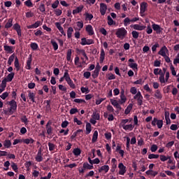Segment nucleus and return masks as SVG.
Returning a JSON list of instances; mask_svg holds the SVG:
<instances>
[{"label":"nucleus","instance_id":"nucleus-1","mask_svg":"<svg viewBox=\"0 0 179 179\" xmlns=\"http://www.w3.org/2000/svg\"><path fill=\"white\" fill-rule=\"evenodd\" d=\"M117 38L124 39L127 35V30L124 27L117 28L115 31Z\"/></svg>","mask_w":179,"mask_h":179},{"label":"nucleus","instance_id":"nucleus-2","mask_svg":"<svg viewBox=\"0 0 179 179\" xmlns=\"http://www.w3.org/2000/svg\"><path fill=\"white\" fill-rule=\"evenodd\" d=\"M8 104L10 106L9 113L12 115L17 111V102L13 99L11 101L8 102Z\"/></svg>","mask_w":179,"mask_h":179},{"label":"nucleus","instance_id":"nucleus-3","mask_svg":"<svg viewBox=\"0 0 179 179\" xmlns=\"http://www.w3.org/2000/svg\"><path fill=\"white\" fill-rule=\"evenodd\" d=\"M81 45H90L92 44H94V41L92 38L87 39L85 37L81 38V43H80Z\"/></svg>","mask_w":179,"mask_h":179},{"label":"nucleus","instance_id":"nucleus-4","mask_svg":"<svg viewBox=\"0 0 179 179\" xmlns=\"http://www.w3.org/2000/svg\"><path fill=\"white\" fill-rule=\"evenodd\" d=\"M74 64L77 66V68H83L84 64L87 65L85 60H83V62H80V57L78 56H76L74 58Z\"/></svg>","mask_w":179,"mask_h":179},{"label":"nucleus","instance_id":"nucleus-5","mask_svg":"<svg viewBox=\"0 0 179 179\" xmlns=\"http://www.w3.org/2000/svg\"><path fill=\"white\" fill-rule=\"evenodd\" d=\"M152 28L153 29V31H155L156 32V34H160L162 33L164 29L162 27H161V26L158 24L156 23H153L152 24Z\"/></svg>","mask_w":179,"mask_h":179},{"label":"nucleus","instance_id":"nucleus-6","mask_svg":"<svg viewBox=\"0 0 179 179\" xmlns=\"http://www.w3.org/2000/svg\"><path fill=\"white\" fill-rule=\"evenodd\" d=\"M148 8V3L147 2H141L140 4V14L141 16H143L144 13H145Z\"/></svg>","mask_w":179,"mask_h":179},{"label":"nucleus","instance_id":"nucleus-7","mask_svg":"<svg viewBox=\"0 0 179 179\" xmlns=\"http://www.w3.org/2000/svg\"><path fill=\"white\" fill-rule=\"evenodd\" d=\"M128 62H130L128 64L129 68L132 69L134 71H138V69L137 63H133L135 62L134 59H129Z\"/></svg>","mask_w":179,"mask_h":179},{"label":"nucleus","instance_id":"nucleus-8","mask_svg":"<svg viewBox=\"0 0 179 179\" xmlns=\"http://www.w3.org/2000/svg\"><path fill=\"white\" fill-rule=\"evenodd\" d=\"M118 168H119L118 174L121 176H124L127 172L126 166L122 163H120L118 164Z\"/></svg>","mask_w":179,"mask_h":179},{"label":"nucleus","instance_id":"nucleus-9","mask_svg":"<svg viewBox=\"0 0 179 179\" xmlns=\"http://www.w3.org/2000/svg\"><path fill=\"white\" fill-rule=\"evenodd\" d=\"M99 11L102 16L105 15L107 11V5L104 3H100Z\"/></svg>","mask_w":179,"mask_h":179},{"label":"nucleus","instance_id":"nucleus-10","mask_svg":"<svg viewBox=\"0 0 179 179\" xmlns=\"http://www.w3.org/2000/svg\"><path fill=\"white\" fill-rule=\"evenodd\" d=\"M169 52V49L166 48V46H162L161 49L158 52V55H161L162 57H166V53Z\"/></svg>","mask_w":179,"mask_h":179},{"label":"nucleus","instance_id":"nucleus-11","mask_svg":"<svg viewBox=\"0 0 179 179\" xmlns=\"http://www.w3.org/2000/svg\"><path fill=\"white\" fill-rule=\"evenodd\" d=\"M52 124V122L51 120L48 121V123L46 124V133H48V135L52 134V127H51Z\"/></svg>","mask_w":179,"mask_h":179},{"label":"nucleus","instance_id":"nucleus-12","mask_svg":"<svg viewBox=\"0 0 179 179\" xmlns=\"http://www.w3.org/2000/svg\"><path fill=\"white\" fill-rule=\"evenodd\" d=\"M13 29L17 31V35H18L19 37L22 36L21 27L18 23L14 24V25L13 27Z\"/></svg>","mask_w":179,"mask_h":179},{"label":"nucleus","instance_id":"nucleus-13","mask_svg":"<svg viewBox=\"0 0 179 179\" xmlns=\"http://www.w3.org/2000/svg\"><path fill=\"white\" fill-rule=\"evenodd\" d=\"M131 27H132L134 30L143 31V30L145 29L146 26H145V25H140L138 24H134L133 25H131Z\"/></svg>","mask_w":179,"mask_h":179},{"label":"nucleus","instance_id":"nucleus-14","mask_svg":"<svg viewBox=\"0 0 179 179\" xmlns=\"http://www.w3.org/2000/svg\"><path fill=\"white\" fill-rule=\"evenodd\" d=\"M158 75H159V82L161 83H165V78H164L165 73H163L162 69H159Z\"/></svg>","mask_w":179,"mask_h":179},{"label":"nucleus","instance_id":"nucleus-15","mask_svg":"<svg viewBox=\"0 0 179 179\" xmlns=\"http://www.w3.org/2000/svg\"><path fill=\"white\" fill-rule=\"evenodd\" d=\"M43 158L42 150H41V148H40L38 150V154L36 157V161L38 162H41L43 161Z\"/></svg>","mask_w":179,"mask_h":179},{"label":"nucleus","instance_id":"nucleus-16","mask_svg":"<svg viewBox=\"0 0 179 179\" xmlns=\"http://www.w3.org/2000/svg\"><path fill=\"white\" fill-rule=\"evenodd\" d=\"M85 31L88 32V35L90 36H92L94 34L93 27L91 24L87 25V27H85Z\"/></svg>","mask_w":179,"mask_h":179},{"label":"nucleus","instance_id":"nucleus-17","mask_svg":"<svg viewBox=\"0 0 179 179\" xmlns=\"http://www.w3.org/2000/svg\"><path fill=\"white\" fill-rule=\"evenodd\" d=\"M27 92L29 93L28 97L29 100H31L33 103H35L36 94L34 92H32L31 90H28Z\"/></svg>","mask_w":179,"mask_h":179},{"label":"nucleus","instance_id":"nucleus-18","mask_svg":"<svg viewBox=\"0 0 179 179\" xmlns=\"http://www.w3.org/2000/svg\"><path fill=\"white\" fill-rule=\"evenodd\" d=\"M110 102L111 105H113L117 109H119V110H121L122 108L116 100L110 99Z\"/></svg>","mask_w":179,"mask_h":179},{"label":"nucleus","instance_id":"nucleus-19","mask_svg":"<svg viewBox=\"0 0 179 179\" xmlns=\"http://www.w3.org/2000/svg\"><path fill=\"white\" fill-rule=\"evenodd\" d=\"M3 48L4 50L9 54H12L14 52L13 46H8V45H5Z\"/></svg>","mask_w":179,"mask_h":179},{"label":"nucleus","instance_id":"nucleus-20","mask_svg":"<svg viewBox=\"0 0 179 179\" xmlns=\"http://www.w3.org/2000/svg\"><path fill=\"white\" fill-rule=\"evenodd\" d=\"M109 169H110L109 166L104 165L101 166V168L98 170V172L101 173L103 171L106 173L108 172Z\"/></svg>","mask_w":179,"mask_h":179},{"label":"nucleus","instance_id":"nucleus-21","mask_svg":"<svg viewBox=\"0 0 179 179\" xmlns=\"http://www.w3.org/2000/svg\"><path fill=\"white\" fill-rule=\"evenodd\" d=\"M105 59V52L103 49H101L100 57H99V63L102 64Z\"/></svg>","mask_w":179,"mask_h":179},{"label":"nucleus","instance_id":"nucleus-22","mask_svg":"<svg viewBox=\"0 0 179 179\" xmlns=\"http://www.w3.org/2000/svg\"><path fill=\"white\" fill-rule=\"evenodd\" d=\"M31 62H32V55H29V57L27 62V66H26V69L27 70H30L31 69Z\"/></svg>","mask_w":179,"mask_h":179},{"label":"nucleus","instance_id":"nucleus-23","mask_svg":"<svg viewBox=\"0 0 179 179\" xmlns=\"http://www.w3.org/2000/svg\"><path fill=\"white\" fill-rule=\"evenodd\" d=\"M13 18H10L8 20V22H6V24H5V28L7 29L11 28L13 27Z\"/></svg>","mask_w":179,"mask_h":179},{"label":"nucleus","instance_id":"nucleus-24","mask_svg":"<svg viewBox=\"0 0 179 179\" xmlns=\"http://www.w3.org/2000/svg\"><path fill=\"white\" fill-rule=\"evenodd\" d=\"M73 32V28L72 27H69L67 29V38L70 39L72 37V34Z\"/></svg>","mask_w":179,"mask_h":179},{"label":"nucleus","instance_id":"nucleus-25","mask_svg":"<svg viewBox=\"0 0 179 179\" xmlns=\"http://www.w3.org/2000/svg\"><path fill=\"white\" fill-rule=\"evenodd\" d=\"M107 20H108V22H107L108 25L112 26V25L115 24V22L113 20V18L110 17V15L107 16Z\"/></svg>","mask_w":179,"mask_h":179},{"label":"nucleus","instance_id":"nucleus-26","mask_svg":"<svg viewBox=\"0 0 179 179\" xmlns=\"http://www.w3.org/2000/svg\"><path fill=\"white\" fill-rule=\"evenodd\" d=\"M98 135H99V134H98L97 131H94L93 135H92V143L97 141Z\"/></svg>","mask_w":179,"mask_h":179},{"label":"nucleus","instance_id":"nucleus-27","mask_svg":"<svg viewBox=\"0 0 179 179\" xmlns=\"http://www.w3.org/2000/svg\"><path fill=\"white\" fill-rule=\"evenodd\" d=\"M35 142V141L33 138H26L22 139V143L29 145V144H33Z\"/></svg>","mask_w":179,"mask_h":179},{"label":"nucleus","instance_id":"nucleus-28","mask_svg":"<svg viewBox=\"0 0 179 179\" xmlns=\"http://www.w3.org/2000/svg\"><path fill=\"white\" fill-rule=\"evenodd\" d=\"M15 76V73H10L6 77V78H4L6 80V82H12L13 78Z\"/></svg>","mask_w":179,"mask_h":179},{"label":"nucleus","instance_id":"nucleus-29","mask_svg":"<svg viewBox=\"0 0 179 179\" xmlns=\"http://www.w3.org/2000/svg\"><path fill=\"white\" fill-rule=\"evenodd\" d=\"M154 96L157 99H162V94L161 93L160 90H156Z\"/></svg>","mask_w":179,"mask_h":179},{"label":"nucleus","instance_id":"nucleus-30","mask_svg":"<svg viewBox=\"0 0 179 179\" xmlns=\"http://www.w3.org/2000/svg\"><path fill=\"white\" fill-rule=\"evenodd\" d=\"M83 168H84V169H88V170H92L94 169L93 164H89L87 162V163H84V164H83Z\"/></svg>","mask_w":179,"mask_h":179},{"label":"nucleus","instance_id":"nucleus-31","mask_svg":"<svg viewBox=\"0 0 179 179\" xmlns=\"http://www.w3.org/2000/svg\"><path fill=\"white\" fill-rule=\"evenodd\" d=\"M131 22V19L129 17H127L123 20V24L124 27H127Z\"/></svg>","mask_w":179,"mask_h":179},{"label":"nucleus","instance_id":"nucleus-32","mask_svg":"<svg viewBox=\"0 0 179 179\" xmlns=\"http://www.w3.org/2000/svg\"><path fill=\"white\" fill-rule=\"evenodd\" d=\"M63 78H64V80H66V82H68L70 80L71 77L69 74V70H64V76H63Z\"/></svg>","mask_w":179,"mask_h":179},{"label":"nucleus","instance_id":"nucleus-33","mask_svg":"<svg viewBox=\"0 0 179 179\" xmlns=\"http://www.w3.org/2000/svg\"><path fill=\"white\" fill-rule=\"evenodd\" d=\"M85 130H87V134H90L92 131V125L90 123L87 122L85 125Z\"/></svg>","mask_w":179,"mask_h":179},{"label":"nucleus","instance_id":"nucleus-34","mask_svg":"<svg viewBox=\"0 0 179 179\" xmlns=\"http://www.w3.org/2000/svg\"><path fill=\"white\" fill-rule=\"evenodd\" d=\"M50 44H52V46H53V50H55V51H57L58 50V43H57L54 39H52V41H50Z\"/></svg>","mask_w":179,"mask_h":179},{"label":"nucleus","instance_id":"nucleus-35","mask_svg":"<svg viewBox=\"0 0 179 179\" xmlns=\"http://www.w3.org/2000/svg\"><path fill=\"white\" fill-rule=\"evenodd\" d=\"M30 46L34 51H36L39 48L38 43H36V42H31Z\"/></svg>","mask_w":179,"mask_h":179},{"label":"nucleus","instance_id":"nucleus-36","mask_svg":"<svg viewBox=\"0 0 179 179\" xmlns=\"http://www.w3.org/2000/svg\"><path fill=\"white\" fill-rule=\"evenodd\" d=\"M92 117L94 120H100V114L96 112H93Z\"/></svg>","mask_w":179,"mask_h":179},{"label":"nucleus","instance_id":"nucleus-37","mask_svg":"<svg viewBox=\"0 0 179 179\" xmlns=\"http://www.w3.org/2000/svg\"><path fill=\"white\" fill-rule=\"evenodd\" d=\"M131 36L134 39H138L139 37V32L136 30H133L131 31Z\"/></svg>","mask_w":179,"mask_h":179},{"label":"nucleus","instance_id":"nucleus-38","mask_svg":"<svg viewBox=\"0 0 179 179\" xmlns=\"http://www.w3.org/2000/svg\"><path fill=\"white\" fill-rule=\"evenodd\" d=\"M71 55H72V49H69V50H67V56H66L67 62H71Z\"/></svg>","mask_w":179,"mask_h":179},{"label":"nucleus","instance_id":"nucleus-39","mask_svg":"<svg viewBox=\"0 0 179 179\" xmlns=\"http://www.w3.org/2000/svg\"><path fill=\"white\" fill-rule=\"evenodd\" d=\"M132 108H133V105H132V104H129V105L127 107V108L124 110V114H125V115L129 114L130 112H131V109H132Z\"/></svg>","mask_w":179,"mask_h":179},{"label":"nucleus","instance_id":"nucleus-40","mask_svg":"<svg viewBox=\"0 0 179 179\" xmlns=\"http://www.w3.org/2000/svg\"><path fill=\"white\" fill-rule=\"evenodd\" d=\"M15 66L17 69V71H19L20 70V66L17 57H15Z\"/></svg>","mask_w":179,"mask_h":179},{"label":"nucleus","instance_id":"nucleus-41","mask_svg":"<svg viewBox=\"0 0 179 179\" xmlns=\"http://www.w3.org/2000/svg\"><path fill=\"white\" fill-rule=\"evenodd\" d=\"M134 127L132 124H128V125H124L122 129L124 130H130L132 131L134 129Z\"/></svg>","mask_w":179,"mask_h":179},{"label":"nucleus","instance_id":"nucleus-42","mask_svg":"<svg viewBox=\"0 0 179 179\" xmlns=\"http://www.w3.org/2000/svg\"><path fill=\"white\" fill-rule=\"evenodd\" d=\"M48 146H49V151L52 152L55 150L56 145L52 143H48Z\"/></svg>","mask_w":179,"mask_h":179},{"label":"nucleus","instance_id":"nucleus-43","mask_svg":"<svg viewBox=\"0 0 179 179\" xmlns=\"http://www.w3.org/2000/svg\"><path fill=\"white\" fill-rule=\"evenodd\" d=\"M11 145H12V143H11V142H10V140H6V141H4V143H3V145H4V147L6 148H10V146H11Z\"/></svg>","mask_w":179,"mask_h":179},{"label":"nucleus","instance_id":"nucleus-44","mask_svg":"<svg viewBox=\"0 0 179 179\" xmlns=\"http://www.w3.org/2000/svg\"><path fill=\"white\" fill-rule=\"evenodd\" d=\"M7 82H8V81H7L5 78H3V80H2V83H1V85H0L1 89L3 90L4 91H5V89H6V83H7Z\"/></svg>","mask_w":179,"mask_h":179},{"label":"nucleus","instance_id":"nucleus-45","mask_svg":"<svg viewBox=\"0 0 179 179\" xmlns=\"http://www.w3.org/2000/svg\"><path fill=\"white\" fill-rule=\"evenodd\" d=\"M84 27L83 21L77 22V27H78V31H80Z\"/></svg>","mask_w":179,"mask_h":179},{"label":"nucleus","instance_id":"nucleus-46","mask_svg":"<svg viewBox=\"0 0 179 179\" xmlns=\"http://www.w3.org/2000/svg\"><path fill=\"white\" fill-rule=\"evenodd\" d=\"M76 51H77V53L83 55V57H86V52L84 50V49H76Z\"/></svg>","mask_w":179,"mask_h":179},{"label":"nucleus","instance_id":"nucleus-47","mask_svg":"<svg viewBox=\"0 0 179 179\" xmlns=\"http://www.w3.org/2000/svg\"><path fill=\"white\" fill-rule=\"evenodd\" d=\"M73 154L78 157L81 154V150L80 148H76L73 150Z\"/></svg>","mask_w":179,"mask_h":179},{"label":"nucleus","instance_id":"nucleus-48","mask_svg":"<svg viewBox=\"0 0 179 179\" xmlns=\"http://www.w3.org/2000/svg\"><path fill=\"white\" fill-rule=\"evenodd\" d=\"M15 55L13 53V55H11V56H10L8 61V65H11V64L13 62L14 59H15Z\"/></svg>","mask_w":179,"mask_h":179},{"label":"nucleus","instance_id":"nucleus-49","mask_svg":"<svg viewBox=\"0 0 179 179\" xmlns=\"http://www.w3.org/2000/svg\"><path fill=\"white\" fill-rule=\"evenodd\" d=\"M126 140H127L126 150H129V149H130V138L129 137H127Z\"/></svg>","mask_w":179,"mask_h":179},{"label":"nucleus","instance_id":"nucleus-50","mask_svg":"<svg viewBox=\"0 0 179 179\" xmlns=\"http://www.w3.org/2000/svg\"><path fill=\"white\" fill-rule=\"evenodd\" d=\"M159 157V155H155V154H150L148 157V158L150 159H158Z\"/></svg>","mask_w":179,"mask_h":179},{"label":"nucleus","instance_id":"nucleus-51","mask_svg":"<svg viewBox=\"0 0 179 179\" xmlns=\"http://www.w3.org/2000/svg\"><path fill=\"white\" fill-rule=\"evenodd\" d=\"M21 121L25 124V126L27 127V125L29 124V120L27 118V116L24 115L22 118H21Z\"/></svg>","mask_w":179,"mask_h":179},{"label":"nucleus","instance_id":"nucleus-52","mask_svg":"<svg viewBox=\"0 0 179 179\" xmlns=\"http://www.w3.org/2000/svg\"><path fill=\"white\" fill-rule=\"evenodd\" d=\"M66 82H67V84H69V85L70 86V87L73 89L76 88L75 84L73 83V81H72L71 78Z\"/></svg>","mask_w":179,"mask_h":179},{"label":"nucleus","instance_id":"nucleus-53","mask_svg":"<svg viewBox=\"0 0 179 179\" xmlns=\"http://www.w3.org/2000/svg\"><path fill=\"white\" fill-rule=\"evenodd\" d=\"M159 159L162 162H166L170 159V156L166 157L165 155H160Z\"/></svg>","mask_w":179,"mask_h":179},{"label":"nucleus","instance_id":"nucleus-54","mask_svg":"<svg viewBox=\"0 0 179 179\" xmlns=\"http://www.w3.org/2000/svg\"><path fill=\"white\" fill-rule=\"evenodd\" d=\"M11 167H12L13 170L15 172H16V173L18 172V167H17V165L15 163L13 162L12 165H11Z\"/></svg>","mask_w":179,"mask_h":179},{"label":"nucleus","instance_id":"nucleus-55","mask_svg":"<svg viewBox=\"0 0 179 179\" xmlns=\"http://www.w3.org/2000/svg\"><path fill=\"white\" fill-rule=\"evenodd\" d=\"M164 124L163 120H157V126L158 129H162Z\"/></svg>","mask_w":179,"mask_h":179},{"label":"nucleus","instance_id":"nucleus-56","mask_svg":"<svg viewBox=\"0 0 179 179\" xmlns=\"http://www.w3.org/2000/svg\"><path fill=\"white\" fill-rule=\"evenodd\" d=\"M59 4V0L55 1V3H52V8L56 9Z\"/></svg>","mask_w":179,"mask_h":179},{"label":"nucleus","instance_id":"nucleus-57","mask_svg":"<svg viewBox=\"0 0 179 179\" xmlns=\"http://www.w3.org/2000/svg\"><path fill=\"white\" fill-rule=\"evenodd\" d=\"M173 156L177 161L178 164H179V152L178 151H176L174 152Z\"/></svg>","mask_w":179,"mask_h":179},{"label":"nucleus","instance_id":"nucleus-58","mask_svg":"<svg viewBox=\"0 0 179 179\" xmlns=\"http://www.w3.org/2000/svg\"><path fill=\"white\" fill-rule=\"evenodd\" d=\"M25 6L27 7H32L33 6V3L31 2V0H27L24 2Z\"/></svg>","mask_w":179,"mask_h":179},{"label":"nucleus","instance_id":"nucleus-59","mask_svg":"<svg viewBox=\"0 0 179 179\" xmlns=\"http://www.w3.org/2000/svg\"><path fill=\"white\" fill-rule=\"evenodd\" d=\"M69 129H68L66 130L60 129V131H59V133L63 134V135H64V136H67L69 134Z\"/></svg>","mask_w":179,"mask_h":179},{"label":"nucleus","instance_id":"nucleus-60","mask_svg":"<svg viewBox=\"0 0 179 179\" xmlns=\"http://www.w3.org/2000/svg\"><path fill=\"white\" fill-rule=\"evenodd\" d=\"M90 91L89 90V88L87 87H81V92L82 93H85V94H88Z\"/></svg>","mask_w":179,"mask_h":179},{"label":"nucleus","instance_id":"nucleus-61","mask_svg":"<svg viewBox=\"0 0 179 179\" xmlns=\"http://www.w3.org/2000/svg\"><path fill=\"white\" fill-rule=\"evenodd\" d=\"M74 102L77 103H85L86 101L84 99H74Z\"/></svg>","mask_w":179,"mask_h":179},{"label":"nucleus","instance_id":"nucleus-62","mask_svg":"<svg viewBox=\"0 0 179 179\" xmlns=\"http://www.w3.org/2000/svg\"><path fill=\"white\" fill-rule=\"evenodd\" d=\"M69 124V122L66 120L62 122V128H63V129L66 128L68 127Z\"/></svg>","mask_w":179,"mask_h":179},{"label":"nucleus","instance_id":"nucleus-63","mask_svg":"<svg viewBox=\"0 0 179 179\" xmlns=\"http://www.w3.org/2000/svg\"><path fill=\"white\" fill-rule=\"evenodd\" d=\"M77 113H78V108H71V110H70V115H74Z\"/></svg>","mask_w":179,"mask_h":179},{"label":"nucleus","instance_id":"nucleus-64","mask_svg":"<svg viewBox=\"0 0 179 179\" xmlns=\"http://www.w3.org/2000/svg\"><path fill=\"white\" fill-rule=\"evenodd\" d=\"M9 94L8 92H4L2 95H1V98L3 100H5L8 96Z\"/></svg>","mask_w":179,"mask_h":179}]
</instances>
